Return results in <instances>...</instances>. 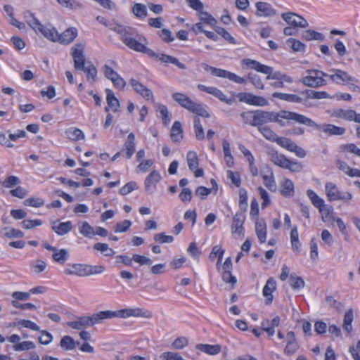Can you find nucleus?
<instances>
[{
	"label": "nucleus",
	"mask_w": 360,
	"mask_h": 360,
	"mask_svg": "<svg viewBox=\"0 0 360 360\" xmlns=\"http://www.w3.org/2000/svg\"><path fill=\"white\" fill-rule=\"evenodd\" d=\"M129 84L131 85L134 90L145 99L148 101L153 100L154 96L153 92L138 80L132 78L130 79Z\"/></svg>",
	"instance_id": "obj_18"
},
{
	"label": "nucleus",
	"mask_w": 360,
	"mask_h": 360,
	"mask_svg": "<svg viewBox=\"0 0 360 360\" xmlns=\"http://www.w3.org/2000/svg\"><path fill=\"white\" fill-rule=\"evenodd\" d=\"M264 186L271 191H275L276 189V182L274 178L273 172H270V175H262Z\"/></svg>",
	"instance_id": "obj_49"
},
{
	"label": "nucleus",
	"mask_w": 360,
	"mask_h": 360,
	"mask_svg": "<svg viewBox=\"0 0 360 360\" xmlns=\"http://www.w3.org/2000/svg\"><path fill=\"white\" fill-rule=\"evenodd\" d=\"M277 116L278 120H281L278 124L281 127L294 124H301L311 127L314 125V121L310 118L292 111L280 110L277 112Z\"/></svg>",
	"instance_id": "obj_4"
},
{
	"label": "nucleus",
	"mask_w": 360,
	"mask_h": 360,
	"mask_svg": "<svg viewBox=\"0 0 360 360\" xmlns=\"http://www.w3.org/2000/svg\"><path fill=\"white\" fill-rule=\"evenodd\" d=\"M53 254L52 255L53 259L60 264H64L68 259L69 253L65 249L57 250L56 251H53Z\"/></svg>",
	"instance_id": "obj_38"
},
{
	"label": "nucleus",
	"mask_w": 360,
	"mask_h": 360,
	"mask_svg": "<svg viewBox=\"0 0 360 360\" xmlns=\"http://www.w3.org/2000/svg\"><path fill=\"white\" fill-rule=\"evenodd\" d=\"M286 44L290 47L293 51L302 52L304 51L305 45L301 41L290 38L286 41Z\"/></svg>",
	"instance_id": "obj_48"
},
{
	"label": "nucleus",
	"mask_w": 360,
	"mask_h": 360,
	"mask_svg": "<svg viewBox=\"0 0 360 360\" xmlns=\"http://www.w3.org/2000/svg\"><path fill=\"white\" fill-rule=\"evenodd\" d=\"M314 128L321 130L329 136H340L345 133V128L337 127L331 124H319L314 122Z\"/></svg>",
	"instance_id": "obj_15"
},
{
	"label": "nucleus",
	"mask_w": 360,
	"mask_h": 360,
	"mask_svg": "<svg viewBox=\"0 0 360 360\" xmlns=\"http://www.w3.org/2000/svg\"><path fill=\"white\" fill-rule=\"evenodd\" d=\"M287 345L284 349V352L288 355L294 354L297 348L298 345L295 340V333L292 331L287 333Z\"/></svg>",
	"instance_id": "obj_27"
},
{
	"label": "nucleus",
	"mask_w": 360,
	"mask_h": 360,
	"mask_svg": "<svg viewBox=\"0 0 360 360\" xmlns=\"http://www.w3.org/2000/svg\"><path fill=\"white\" fill-rule=\"evenodd\" d=\"M326 194L329 201L342 200L347 202L352 198V193L349 192L341 193L337 186L332 183L328 182L325 185Z\"/></svg>",
	"instance_id": "obj_7"
},
{
	"label": "nucleus",
	"mask_w": 360,
	"mask_h": 360,
	"mask_svg": "<svg viewBox=\"0 0 360 360\" xmlns=\"http://www.w3.org/2000/svg\"><path fill=\"white\" fill-rule=\"evenodd\" d=\"M42 221L41 219H34V220H30L26 219L23 220L21 222L22 226L23 229H32L36 226H41L42 224Z\"/></svg>",
	"instance_id": "obj_60"
},
{
	"label": "nucleus",
	"mask_w": 360,
	"mask_h": 360,
	"mask_svg": "<svg viewBox=\"0 0 360 360\" xmlns=\"http://www.w3.org/2000/svg\"><path fill=\"white\" fill-rule=\"evenodd\" d=\"M331 72H333V74L330 75L327 77H328L333 82L337 83V84H342V83H349V82H358L354 77H352L350 76L347 72L335 69L332 70Z\"/></svg>",
	"instance_id": "obj_16"
},
{
	"label": "nucleus",
	"mask_w": 360,
	"mask_h": 360,
	"mask_svg": "<svg viewBox=\"0 0 360 360\" xmlns=\"http://www.w3.org/2000/svg\"><path fill=\"white\" fill-rule=\"evenodd\" d=\"M94 326L102 324L106 320L119 318L118 311L105 310L100 311L91 315Z\"/></svg>",
	"instance_id": "obj_14"
},
{
	"label": "nucleus",
	"mask_w": 360,
	"mask_h": 360,
	"mask_svg": "<svg viewBox=\"0 0 360 360\" xmlns=\"http://www.w3.org/2000/svg\"><path fill=\"white\" fill-rule=\"evenodd\" d=\"M51 229L58 236H64L72 229V224L70 221L59 222L54 221L51 223Z\"/></svg>",
	"instance_id": "obj_19"
},
{
	"label": "nucleus",
	"mask_w": 360,
	"mask_h": 360,
	"mask_svg": "<svg viewBox=\"0 0 360 360\" xmlns=\"http://www.w3.org/2000/svg\"><path fill=\"white\" fill-rule=\"evenodd\" d=\"M105 271V267L102 265L91 266L86 264V276L93 274H101Z\"/></svg>",
	"instance_id": "obj_54"
},
{
	"label": "nucleus",
	"mask_w": 360,
	"mask_h": 360,
	"mask_svg": "<svg viewBox=\"0 0 360 360\" xmlns=\"http://www.w3.org/2000/svg\"><path fill=\"white\" fill-rule=\"evenodd\" d=\"M211 94L219 98L221 101H223L227 104H231L233 103L232 98H228L225 94L219 89L214 87Z\"/></svg>",
	"instance_id": "obj_56"
},
{
	"label": "nucleus",
	"mask_w": 360,
	"mask_h": 360,
	"mask_svg": "<svg viewBox=\"0 0 360 360\" xmlns=\"http://www.w3.org/2000/svg\"><path fill=\"white\" fill-rule=\"evenodd\" d=\"M284 169H289L293 172H299L302 169V165L301 163L292 161L288 159V163L285 165Z\"/></svg>",
	"instance_id": "obj_62"
},
{
	"label": "nucleus",
	"mask_w": 360,
	"mask_h": 360,
	"mask_svg": "<svg viewBox=\"0 0 360 360\" xmlns=\"http://www.w3.org/2000/svg\"><path fill=\"white\" fill-rule=\"evenodd\" d=\"M13 348L15 351H25L35 348V344L31 341H25L15 344Z\"/></svg>",
	"instance_id": "obj_57"
},
{
	"label": "nucleus",
	"mask_w": 360,
	"mask_h": 360,
	"mask_svg": "<svg viewBox=\"0 0 360 360\" xmlns=\"http://www.w3.org/2000/svg\"><path fill=\"white\" fill-rule=\"evenodd\" d=\"M258 130L267 139L273 142H276L281 147L287 149L290 152H293L295 155L301 158L306 156V151L301 147L298 146L294 141L288 138L278 137L276 134L267 126L259 127Z\"/></svg>",
	"instance_id": "obj_3"
},
{
	"label": "nucleus",
	"mask_w": 360,
	"mask_h": 360,
	"mask_svg": "<svg viewBox=\"0 0 360 360\" xmlns=\"http://www.w3.org/2000/svg\"><path fill=\"white\" fill-rule=\"evenodd\" d=\"M238 98L240 101L245 102L249 105L257 106H265L268 105V101L265 98L255 96L250 93H240Z\"/></svg>",
	"instance_id": "obj_13"
},
{
	"label": "nucleus",
	"mask_w": 360,
	"mask_h": 360,
	"mask_svg": "<svg viewBox=\"0 0 360 360\" xmlns=\"http://www.w3.org/2000/svg\"><path fill=\"white\" fill-rule=\"evenodd\" d=\"M70 268L65 269L66 275H77L78 276H86V264H73L69 265Z\"/></svg>",
	"instance_id": "obj_29"
},
{
	"label": "nucleus",
	"mask_w": 360,
	"mask_h": 360,
	"mask_svg": "<svg viewBox=\"0 0 360 360\" xmlns=\"http://www.w3.org/2000/svg\"><path fill=\"white\" fill-rule=\"evenodd\" d=\"M273 97L292 103H299L302 101V99L295 94L275 92L273 94Z\"/></svg>",
	"instance_id": "obj_33"
},
{
	"label": "nucleus",
	"mask_w": 360,
	"mask_h": 360,
	"mask_svg": "<svg viewBox=\"0 0 360 360\" xmlns=\"http://www.w3.org/2000/svg\"><path fill=\"white\" fill-rule=\"evenodd\" d=\"M257 15L261 17H270L276 14V10L266 2H257L256 4Z\"/></svg>",
	"instance_id": "obj_23"
},
{
	"label": "nucleus",
	"mask_w": 360,
	"mask_h": 360,
	"mask_svg": "<svg viewBox=\"0 0 360 360\" xmlns=\"http://www.w3.org/2000/svg\"><path fill=\"white\" fill-rule=\"evenodd\" d=\"M106 92V101L108 103V107L105 108V110L108 112L109 108H112L114 112L118 111V108L120 107V102L118 99L115 97L113 91L109 89H105Z\"/></svg>",
	"instance_id": "obj_26"
},
{
	"label": "nucleus",
	"mask_w": 360,
	"mask_h": 360,
	"mask_svg": "<svg viewBox=\"0 0 360 360\" xmlns=\"http://www.w3.org/2000/svg\"><path fill=\"white\" fill-rule=\"evenodd\" d=\"M355 112H356L353 110L338 109L334 111L333 115L338 118H341L347 121H353Z\"/></svg>",
	"instance_id": "obj_36"
},
{
	"label": "nucleus",
	"mask_w": 360,
	"mask_h": 360,
	"mask_svg": "<svg viewBox=\"0 0 360 360\" xmlns=\"http://www.w3.org/2000/svg\"><path fill=\"white\" fill-rule=\"evenodd\" d=\"M13 326H22V327H25V328H30L32 330H34V331H39V327L34 322L30 321V320H25V319H22V320H20L19 321H18L17 323H15L13 324Z\"/></svg>",
	"instance_id": "obj_55"
},
{
	"label": "nucleus",
	"mask_w": 360,
	"mask_h": 360,
	"mask_svg": "<svg viewBox=\"0 0 360 360\" xmlns=\"http://www.w3.org/2000/svg\"><path fill=\"white\" fill-rule=\"evenodd\" d=\"M242 64L244 65H246L247 67L250 68V69L255 70L259 72H262L263 74L266 75V79H276V80H281L282 77L283 73L277 71L274 72L273 68L271 67L267 66L266 65H263L260 63L259 62L250 59V58H245L242 60Z\"/></svg>",
	"instance_id": "obj_6"
},
{
	"label": "nucleus",
	"mask_w": 360,
	"mask_h": 360,
	"mask_svg": "<svg viewBox=\"0 0 360 360\" xmlns=\"http://www.w3.org/2000/svg\"><path fill=\"white\" fill-rule=\"evenodd\" d=\"M23 204L25 206H32L34 207H40L44 205V200L41 198H30L24 200Z\"/></svg>",
	"instance_id": "obj_61"
},
{
	"label": "nucleus",
	"mask_w": 360,
	"mask_h": 360,
	"mask_svg": "<svg viewBox=\"0 0 360 360\" xmlns=\"http://www.w3.org/2000/svg\"><path fill=\"white\" fill-rule=\"evenodd\" d=\"M109 29L113 30L120 36V39L129 49L140 52L143 50V41L146 39L136 34L134 29L129 26H125L123 24H106Z\"/></svg>",
	"instance_id": "obj_2"
},
{
	"label": "nucleus",
	"mask_w": 360,
	"mask_h": 360,
	"mask_svg": "<svg viewBox=\"0 0 360 360\" xmlns=\"http://www.w3.org/2000/svg\"><path fill=\"white\" fill-rule=\"evenodd\" d=\"M67 325L72 329L81 330L94 326L91 316L78 317L75 321H68Z\"/></svg>",
	"instance_id": "obj_17"
},
{
	"label": "nucleus",
	"mask_w": 360,
	"mask_h": 360,
	"mask_svg": "<svg viewBox=\"0 0 360 360\" xmlns=\"http://www.w3.org/2000/svg\"><path fill=\"white\" fill-rule=\"evenodd\" d=\"M122 151L124 152V158L126 159H130L134 155L135 152V135L134 133L131 132L128 135Z\"/></svg>",
	"instance_id": "obj_21"
},
{
	"label": "nucleus",
	"mask_w": 360,
	"mask_h": 360,
	"mask_svg": "<svg viewBox=\"0 0 360 360\" xmlns=\"http://www.w3.org/2000/svg\"><path fill=\"white\" fill-rule=\"evenodd\" d=\"M309 75L302 79V82L311 87H317L325 84V80L323 77H327L328 75L320 70H309Z\"/></svg>",
	"instance_id": "obj_10"
},
{
	"label": "nucleus",
	"mask_w": 360,
	"mask_h": 360,
	"mask_svg": "<svg viewBox=\"0 0 360 360\" xmlns=\"http://www.w3.org/2000/svg\"><path fill=\"white\" fill-rule=\"evenodd\" d=\"M117 311L119 318L120 319L136 317L150 319L153 316V312L150 310L145 309L141 307L125 308Z\"/></svg>",
	"instance_id": "obj_8"
},
{
	"label": "nucleus",
	"mask_w": 360,
	"mask_h": 360,
	"mask_svg": "<svg viewBox=\"0 0 360 360\" xmlns=\"http://www.w3.org/2000/svg\"><path fill=\"white\" fill-rule=\"evenodd\" d=\"M290 241L292 250L299 252L301 244L299 240V233L296 226L292 229L290 231Z\"/></svg>",
	"instance_id": "obj_44"
},
{
	"label": "nucleus",
	"mask_w": 360,
	"mask_h": 360,
	"mask_svg": "<svg viewBox=\"0 0 360 360\" xmlns=\"http://www.w3.org/2000/svg\"><path fill=\"white\" fill-rule=\"evenodd\" d=\"M108 63L109 64H105L102 67L101 71L104 74V76L111 81L118 75V73L110 67V65H115V62L114 60H109Z\"/></svg>",
	"instance_id": "obj_34"
},
{
	"label": "nucleus",
	"mask_w": 360,
	"mask_h": 360,
	"mask_svg": "<svg viewBox=\"0 0 360 360\" xmlns=\"http://www.w3.org/2000/svg\"><path fill=\"white\" fill-rule=\"evenodd\" d=\"M276 283L275 280L272 278H269L264 288H263V295L266 297L265 303L266 304H269L272 302L273 295L272 292L276 290Z\"/></svg>",
	"instance_id": "obj_25"
},
{
	"label": "nucleus",
	"mask_w": 360,
	"mask_h": 360,
	"mask_svg": "<svg viewBox=\"0 0 360 360\" xmlns=\"http://www.w3.org/2000/svg\"><path fill=\"white\" fill-rule=\"evenodd\" d=\"M353 319H354L353 310L352 309H349L345 314L343 326H342L344 330H346L348 333H350L351 331L352 330V323L353 321Z\"/></svg>",
	"instance_id": "obj_40"
},
{
	"label": "nucleus",
	"mask_w": 360,
	"mask_h": 360,
	"mask_svg": "<svg viewBox=\"0 0 360 360\" xmlns=\"http://www.w3.org/2000/svg\"><path fill=\"white\" fill-rule=\"evenodd\" d=\"M28 25L37 34L41 33L44 37L52 41H56L58 37V32L52 24H28Z\"/></svg>",
	"instance_id": "obj_9"
},
{
	"label": "nucleus",
	"mask_w": 360,
	"mask_h": 360,
	"mask_svg": "<svg viewBox=\"0 0 360 360\" xmlns=\"http://www.w3.org/2000/svg\"><path fill=\"white\" fill-rule=\"evenodd\" d=\"M138 185L135 181H130L120 189V193L122 195H125L131 191L138 189Z\"/></svg>",
	"instance_id": "obj_58"
},
{
	"label": "nucleus",
	"mask_w": 360,
	"mask_h": 360,
	"mask_svg": "<svg viewBox=\"0 0 360 360\" xmlns=\"http://www.w3.org/2000/svg\"><path fill=\"white\" fill-rule=\"evenodd\" d=\"M161 179L160 174L156 171H152L145 179L146 190L148 192L153 193L155 190V185L160 181Z\"/></svg>",
	"instance_id": "obj_22"
},
{
	"label": "nucleus",
	"mask_w": 360,
	"mask_h": 360,
	"mask_svg": "<svg viewBox=\"0 0 360 360\" xmlns=\"http://www.w3.org/2000/svg\"><path fill=\"white\" fill-rule=\"evenodd\" d=\"M170 136L174 142L179 143L183 139V129L181 124L179 121H175L171 129Z\"/></svg>",
	"instance_id": "obj_30"
},
{
	"label": "nucleus",
	"mask_w": 360,
	"mask_h": 360,
	"mask_svg": "<svg viewBox=\"0 0 360 360\" xmlns=\"http://www.w3.org/2000/svg\"><path fill=\"white\" fill-rule=\"evenodd\" d=\"M245 221V216L243 213H236L233 218L231 224V232L233 234H243L244 228L243 224Z\"/></svg>",
	"instance_id": "obj_20"
},
{
	"label": "nucleus",
	"mask_w": 360,
	"mask_h": 360,
	"mask_svg": "<svg viewBox=\"0 0 360 360\" xmlns=\"http://www.w3.org/2000/svg\"><path fill=\"white\" fill-rule=\"evenodd\" d=\"M187 163L189 169L193 171L198 167V158L195 152L189 151L187 154Z\"/></svg>",
	"instance_id": "obj_47"
},
{
	"label": "nucleus",
	"mask_w": 360,
	"mask_h": 360,
	"mask_svg": "<svg viewBox=\"0 0 360 360\" xmlns=\"http://www.w3.org/2000/svg\"><path fill=\"white\" fill-rule=\"evenodd\" d=\"M224 252L225 250L218 245L214 246L212 249L209 257L211 260H214L217 257H218V262L217 264V267L219 266V264L221 262Z\"/></svg>",
	"instance_id": "obj_50"
},
{
	"label": "nucleus",
	"mask_w": 360,
	"mask_h": 360,
	"mask_svg": "<svg viewBox=\"0 0 360 360\" xmlns=\"http://www.w3.org/2000/svg\"><path fill=\"white\" fill-rule=\"evenodd\" d=\"M76 344L79 345V343H76L73 338L69 335H65L60 340V345L65 350H72L75 348Z\"/></svg>",
	"instance_id": "obj_42"
},
{
	"label": "nucleus",
	"mask_w": 360,
	"mask_h": 360,
	"mask_svg": "<svg viewBox=\"0 0 360 360\" xmlns=\"http://www.w3.org/2000/svg\"><path fill=\"white\" fill-rule=\"evenodd\" d=\"M173 99L177 102L181 107L188 110L203 117H210L209 112L202 106L192 101L188 96L181 93H174Z\"/></svg>",
	"instance_id": "obj_5"
},
{
	"label": "nucleus",
	"mask_w": 360,
	"mask_h": 360,
	"mask_svg": "<svg viewBox=\"0 0 360 360\" xmlns=\"http://www.w3.org/2000/svg\"><path fill=\"white\" fill-rule=\"evenodd\" d=\"M133 13L138 18H141L146 15V6L141 4H135L132 7Z\"/></svg>",
	"instance_id": "obj_53"
},
{
	"label": "nucleus",
	"mask_w": 360,
	"mask_h": 360,
	"mask_svg": "<svg viewBox=\"0 0 360 360\" xmlns=\"http://www.w3.org/2000/svg\"><path fill=\"white\" fill-rule=\"evenodd\" d=\"M270 160L282 168L288 163V158L283 154L278 153L276 150H271L268 153Z\"/></svg>",
	"instance_id": "obj_28"
},
{
	"label": "nucleus",
	"mask_w": 360,
	"mask_h": 360,
	"mask_svg": "<svg viewBox=\"0 0 360 360\" xmlns=\"http://www.w3.org/2000/svg\"><path fill=\"white\" fill-rule=\"evenodd\" d=\"M79 231L86 238H92L94 236V228L87 221H84L79 225Z\"/></svg>",
	"instance_id": "obj_39"
},
{
	"label": "nucleus",
	"mask_w": 360,
	"mask_h": 360,
	"mask_svg": "<svg viewBox=\"0 0 360 360\" xmlns=\"http://www.w3.org/2000/svg\"><path fill=\"white\" fill-rule=\"evenodd\" d=\"M307 195L310 199L311 203L314 207L319 209V212L322 213V219L324 221V217L330 214L332 208L326 205L324 200L320 198L314 191L311 189L307 191Z\"/></svg>",
	"instance_id": "obj_12"
},
{
	"label": "nucleus",
	"mask_w": 360,
	"mask_h": 360,
	"mask_svg": "<svg viewBox=\"0 0 360 360\" xmlns=\"http://www.w3.org/2000/svg\"><path fill=\"white\" fill-rule=\"evenodd\" d=\"M157 60L165 63L174 64L181 70L186 69V66L184 63H181L176 58L172 56L166 55L164 53H160L158 56H157Z\"/></svg>",
	"instance_id": "obj_31"
},
{
	"label": "nucleus",
	"mask_w": 360,
	"mask_h": 360,
	"mask_svg": "<svg viewBox=\"0 0 360 360\" xmlns=\"http://www.w3.org/2000/svg\"><path fill=\"white\" fill-rule=\"evenodd\" d=\"M131 225V222L129 220H124L116 224L115 227V232L121 233L127 231Z\"/></svg>",
	"instance_id": "obj_64"
},
{
	"label": "nucleus",
	"mask_w": 360,
	"mask_h": 360,
	"mask_svg": "<svg viewBox=\"0 0 360 360\" xmlns=\"http://www.w3.org/2000/svg\"><path fill=\"white\" fill-rule=\"evenodd\" d=\"M248 79L257 88L259 89H262L264 88V84L262 82L260 77L257 75L248 74Z\"/></svg>",
	"instance_id": "obj_63"
},
{
	"label": "nucleus",
	"mask_w": 360,
	"mask_h": 360,
	"mask_svg": "<svg viewBox=\"0 0 360 360\" xmlns=\"http://www.w3.org/2000/svg\"><path fill=\"white\" fill-rule=\"evenodd\" d=\"M281 194L285 197H291L294 195V184L290 179H285L281 184Z\"/></svg>",
	"instance_id": "obj_37"
},
{
	"label": "nucleus",
	"mask_w": 360,
	"mask_h": 360,
	"mask_svg": "<svg viewBox=\"0 0 360 360\" xmlns=\"http://www.w3.org/2000/svg\"><path fill=\"white\" fill-rule=\"evenodd\" d=\"M2 231H4L3 236L8 238H22L24 236V233L20 230L14 228L4 227Z\"/></svg>",
	"instance_id": "obj_46"
},
{
	"label": "nucleus",
	"mask_w": 360,
	"mask_h": 360,
	"mask_svg": "<svg viewBox=\"0 0 360 360\" xmlns=\"http://www.w3.org/2000/svg\"><path fill=\"white\" fill-rule=\"evenodd\" d=\"M290 285L293 289L298 290L304 287V281L301 277L291 274L290 276Z\"/></svg>",
	"instance_id": "obj_51"
},
{
	"label": "nucleus",
	"mask_w": 360,
	"mask_h": 360,
	"mask_svg": "<svg viewBox=\"0 0 360 360\" xmlns=\"http://www.w3.org/2000/svg\"><path fill=\"white\" fill-rule=\"evenodd\" d=\"M85 44L79 43L75 44L71 49V56L74 61V68L76 70L83 71L86 76L88 82L93 84L96 80L97 69L91 62H88L85 66L86 58L84 56Z\"/></svg>",
	"instance_id": "obj_1"
},
{
	"label": "nucleus",
	"mask_w": 360,
	"mask_h": 360,
	"mask_svg": "<svg viewBox=\"0 0 360 360\" xmlns=\"http://www.w3.org/2000/svg\"><path fill=\"white\" fill-rule=\"evenodd\" d=\"M65 134L68 138L72 141H79L84 139L83 131L79 129H69L66 130Z\"/></svg>",
	"instance_id": "obj_43"
},
{
	"label": "nucleus",
	"mask_w": 360,
	"mask_h": 360,
	"mask_svg": "<svg viewBox=\"0 0 360 360\" xmlns=\"http://www.w3.org/2000/svg\"><path fill=\"white\" fill-rule=\"evenodd\" d=\"M255 127L265 126L264 124L269 122H279L276 112H269L257 110H255Z\"/></svg>",
	"instance_id": "obj_11"
},
{
	"label": "nucleus",
	"mask_w": 360,
	"mask_h": 360,
	"mask_svg": "<svg viewBox=\"0 0 360 360\" xmlns=\"http://www.w3.org/2000/svg\"><path fill=\"white\" fill-rule=\"evenodd\" d=\"M302 37L306 40H317L323 41L325 37L323 34L316 32L314 30H308L303 32Z\"/></svg>",
	"instance_id": "obj_41"
},
{
	"label": "nucleus",
	"mask_w": 360,
	"mask_h": 360,
	"mask_svg": "<svg viewBox=\"0 0 360 360\" xmlns=\"http://www.w3.org/2000/svg\"><path fill=\"white\" fill-rule=\"evenodd\" d=\"M202 67L205 71H210L211 74L213 76L228 79L229 72L227 70L214 68L206 63H202Z\"/></svg>",
	"instance_id": "obj_35"
},
{
	"label": "nucleus",
	"mask_w": 360,
	"mask_h": 360,
	"mask_svg": "<svg viewBox=\"0 0 360 360\" xmlns=\"http://www.w3.org/2000/svg\"><path fill=\"white\" fill-rule=\"evenodd\" d=\"M77 36V30L75 27H70L65 30L62 34L58 33L57 41L63 44H68L72 42Z\"/></svg>",
	"instance_id": "obj_24"
},
{
	"label": "nucleus",
	"mask_w": 360,
	"mask_h": 360,
	"mask_svg": "<svg viewBox=\"0 0 360 360\" xmlns=\"http://www.w3.org/2000/svg\"><path fill=\"white\" fill-rule=\"evenodd\" d=\"M256 233L257 238L261 243L266 241V226L261 223H256Z\"/></svg>",
	"instance_id": "obj_52"
},
{
	"label": "nucleus",
	"mask_w": 360,
	"mask_h": 360,
	"mask_svg": "<svg viewBox=\"0 0 360 360\" xmlns=\"http://www.w3.org/2000/svg\"><path fill=\"white\" fill-rule=\"evenodd\" d=\"M240 116L245 123L255 127V110L243 112L240 114Z\"/></svg>",
	"instance_id": "obj_59"
},
{
	"label": "nucleus",
	"mask_w": 360,
	"mask_h": 360,
	"mask_svg": "<svg viewBox=\"0 0 360 360\" xmlns=\"http://www.w3.org/2000/svg\"><path fill=\"white\" fill-rule=\"evenodd\" d=\"M282 18L285 22H302L306 21L302 16L292 12L283 13Z\"/></svg>",
	"instance_id": "obj_45"
},
{
	"label": "nucleus",
	"mask_w": 360,
	"mask_h": 360,
	"mask_svg": "<svg viewBox=\"0 0 360 360\" xmlns=\"http://www.w3.org/2000/svg\"><path fill=\"white\" fill-rule=\"evenodd\" d=\"M196 348L200 351L205 352L210 355H216L221 352V346L219 345H208V344H198Z\"/></svg>",
	"instance_id": "obj_32"
}]
</instances>
